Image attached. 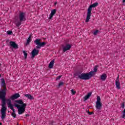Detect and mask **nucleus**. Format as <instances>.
<instances>
[{"mask_svg": "<svg viewBox=\"0 0 125 125\" xmlns=\"http://www.w3.org/2000/svg\"><path fill=\"white\" fill-rule=\"evenodd\" d=\"M125 102H123L121 104V108H122L123 109H125Z\"/></svg>", "mask_w": 125, "mask_h": 125, "instance_id": "nucleus-26", "label": "nucleus"}, {"mask_svg": "<svg viewBox=\"0 0 125 125\" xmlns=\"http://www.w3.org/2000/svg\"><path fill=\"white\" fill-rule=\"evenodd\" d=\"M86 112H87H87H89V111L88 110H86Z\"/></svg>", "mask_w": 125, "mask_h": 125, "instance_id": "nucleus-35", "label": "nucleus"}, {"mask_svg": "<svg viewBox=\"0 0 125 125\" xmlns=\"http://www.w3.org/2000/svg\"><path fill=\"white\" fill-rule=\"evenodd\" d=\"M61 78H62V75H60V76H58L56 79V81H58V80H60V79H61Z\"/></svg>", "mask_w": 125, "mask_h": 125, "instance_id": "nucleus-25", "label": "nucleus"}, {"mask_svg": "<svg viewBox=\"0 0 125 125\" xmlns=\"http://www.w3.org/2000/svg\"><path fill=\"white\" fill-rule=\"evenodd\" d=\"M25 13L24 12H21L19 14V19L17 18L16 17H15V24L18 28L20 27L21 25L22 24L23 21H26V17H25Z\"/></svg>", "mask_w": 125, "mask_h": 125, "instance_id": "nucleus-3", "label": "nucleus"}, {"mask_svg": "<svg viewBox=\"0 0 125 125\" xmlns=\"http://www.w3.org/2000/svg\"><path fill=\"white\" fill-rule=\"evenodd\" d=\"M15 102L14 106L18 109L19 115L25 113V109L27 107V104L24 103L22 100H16Z\"/></svg>", "mask_w": 125, "mask_h": 125, "instance_id": "nucleus-2", "label": "nucleus"}, {"mask_svg": "<svg viewBox=\"0 0 125 125\" xmlns=\"http://www.w3.org/2000/svg\"><path fill=\"white\" fill-rule=\"evenodd\" d=\"M96 103H101V98H100V97H97V101Z\"/></svg>", "mask_w": 125, "mask_h": 125, "instance_id": "nucleus-24", "label": "nucleus"}, {"mask_svg": "<svg viewBox=\"0 0 125 125\" xmlns=\"http://www.w3.org/2000/svg\"><path fill=\"white\" fill-rule=\"evenodd\" d=\"M98 32H99V30H98L95 31L93 33V35L96 36V35H97V33H98Z\"/></svg>", "mask_w": 125, "mask_h": 125, "instance_id": "nucleus-28", "label": "nucleus"}, {"mask_svg": "<svg viewBox=\"0 0 125 125\" xmlns=\"http://www.w3.org/2000/svg\"><path fill=\"white\" fill-rule=\"evenodd\" d=\"M24 96L26 97V98H28V99H29L30 100H34V99H35L34 97L30 94H24Z\"/></svg>", "mask_w": 125, "mask_h": 125, "instance_id": "nucleus-16", "label": "nucleus"}, {"mask_svg": "<svg viewBox=\"0 0 125 125\" xmlns=\"http://www.w3.org/2000/svg\"><path fill=\"white\" fill-rule=\"evenodd\" d=\"M123 2L125 3V0H123Z\"/></svg>", "mask_w": 125, "mask_h": 125, "instance_id": "nucleus-33", "label": "nucleus"}, {"mask_svg": "<svg viewBox=\"0 0 125 125\" xmlns=\"http://www.w3.org/2000/svg\"><path fill=\"white\" fill-rule=\"evenodd\" d=\"M54 65V60L51 61L49 63L48 68L49 69H52V68H53Z\"/></svg>", "mask_w": 125, "mask_h": 125, "instance_id": "nucleus-17", "label": "nucleus"}, {"mask_svg": "<svg viewBox=\"0 0 125 125\" xmlns=\"http://www.w3.org/2000/svg\"><path fill=\"white\" fill-rule=\"evenodd\" d=\"M8 42V41H6V42Z\"/></svg>", "mask_w": 125, "mask_h": 125, "instance_id": "nucleus-38", "label": "nucleus"}, {"mask_svg": "<svg viewBox=\"0 0 125 125\" xmlns=\"http://www.w3.org/2000/svg\"><path fill=\"white\" fill-rule=\"evenodd\" d=\"M56 4H57V2H55L54 4V5H56Z\"/></svg>", "mask_w": 125, "mask_h": 125, "instance_id": "nucleus-32", "label": "nucleus"}, {"mask_svg": "<svg viewBox=\"0 0 125 125\" xmlns=\"http://www.w3.org/2000/svg\"><path fill=\"white\" fill-rule=\"evenodd\" d=\"M91 94H92V92L88 93L87 94V95L86 96H85L83 98L84 101H86V100H87V99H89V97H90V96H91Z\"/></svg>", "mask_w": 125, "mask_h": 125, "instance_id": "nucleus-14", "label": "nucleus"}, {"mask_svg": "<svg viewBox=\"0 0 125 125\" xmlns=\"http://www.w3.org/2000/svg\"><path fill=\"white\" fill-rule=\"evenodd\" d=\"M1 63H0V66H1Z\"/></svg>", "mask_w": 125, "mask_h": 125, "instance_id": "nucleus-37", "label": "nucleus"}, {"mask_svg": "<svg viewBox=\"0 0 125 125\" xmlns=\"http://www.w3.org/2000/svg\"><path fill=\"white\" fill-rule=\"evenodd\" d=\"M41 41H42V39H37L36 40L34 41V43L36 44V49H40L41 47H42L46 44V42H41Z\"/></svg>", "mask_w": 125, "mask_h": 125, "instance_id": "nucleus-7", "label": "nucleus"}, {"mask_svg": "<svg viewBox=\"0 0 125 125\" xmlns=\"http://www.w3.org/2000/svg\"><path fill=\"white\" fill-rule=\"evenodd\" d=\"M56 13V9H53L51 11V12L49 15V17L48 18V19L50 20V19H52V17H53V16H54V15Z\"/></svg>", "mask_w": 125, "mask_h": 125, "instance_id": "nucleus-13", "label": "nucleus"}, {"mask_svg": "<svg viewBox=\"0 0 125 125\" xmlns=\"http://www.w3.org/2000/svg\"><path fill=\"white\" fill-rule=\"evenodd\" d=\"M120 76L118 75L116 81H115V85L117 89H121V83H120Z\"/></svg>", "mask_w": 125, "mask_h": 125, "instance_id": "nucleus-10", "label": "nucleus"}, {"mask_svg": "<svg viewBox=\"0 0 125 125\" xmlns=\"http://www.w3.org/2000/svg\"><path fill=\"white\" fill-rule=\"evenodd\" d=\"M107 79V75L106 74H103L101 75V80L102 81H106Z\"/></svg>", "mask_w": 125, "mask_h": 125, "instance_id": "nucleus-18", "label": "nucleus"}, {"mask_svg": "<svg viewBox=\"0 0 125 125\" xmlns=\"http://www.w3.org/2000/svg\"><path fill=\"white\" fill-rule=\"evenodd\" d=\"M31 39H32V35H30L27 40L26 43V45H28V44H30V42L32 41Z\"/></svg>", "mask_w": 125, "mask_h": 125, "instance_id": "nucleus-20", "label": "nucleus"}, {"mask_svg": "<svg viewBox=\"0 0 125 125\" xmlns=\"http://www.w3.org/2000/svg\"><path fill=\"white\" fill-rule=\"evenodd\" d=\"M96 108L97 110H100L102 108V103H96Z\"/></svg>", "mask_w": 125, "mask_h": 125, "instance_id": "nucleus-15", "label": "nucleus"}, {"mask_svg": "<svg viewBox=\"0 0 125 125\" xmlns=\"http://www.w3.org/2000/svg\"><path fill=\"white\" fill-rule=\"evenodd\" d=\"M10 109L13 111V112L11 113V116L13 117V118H16V114L15 113V109L14 108L11 107Z\"/></svg>", "mask_w": 125, "mask_h": 125, "instance_id": "nucleus-19", "label": "nucleus"}, {"mask_svg": "<svg viewBox=\"0 0 125 125\" xmlns=\"http://www.w3.org/2000/svg\"><path fill=\"white\" fill-rule=\"evenodd\" d=\"M25 116H26V117H29V116H30V115H29V114H25Z\"/></svg>", "mask_w": 125, "mask_h": 125, "instance_id": "nucleus-31", "label": "nucleus"}, {"mask_svg": "<svg viewBox=\"0 0 125 125\" xmlns=\"http://www.w3.org/2000/svg\"><path fill=\"white\" fill-rule=\"evenodd\" d=\"M9 45L10 46V48L12 47V48H14V49H18V44L14 41H10L9 42Z\"/></svg>", "mask_w": 125, "mask_h": 125, "instance_id": "nucleus-9", "label": "nucleus"}, {"mask_svg": "<svg viewBox=\"0 0 125 125\" xmlns=\"http://www.w3.org/2000/svg\"><path fill=\"white\" fill-rule=\"evenodd\" d=\"M87 114H88V115H93L94 113L93 112H87Z\"/></svg>", "mask_w": 125, "mask_h": 125, "instance_id": "nucleus-30", "label": "nucleus"}, {"mask_svg": "<svg viewBox=\"0 0 125 125\" xmlns=\"http://www.w3.org/2000/svg\"><path fill=\"white\" fill-rule=\"evenodd\" d=\"M7 35H11L12 34V31H7Z\"/></svg>", "mask_w": 125, "mask_h": 125, "instance_id": "nucleus-29", "label": "nucleus"}, {"mask_svg": "<svg viewBox=\"0 0 125 125\" xmlns=\"http://www.w3.org/2000/svg\"><path fill=\"white\" fill-rule=\"evenodd\" d=\"M40 52V50H38L36 48H34L31 52V59H34V58L39 55Z\"/></svg>", "mask_w": 125, "mask_h": 125, "instance_id": "nucleus-8", "label": "nucleus"}, {"mask_svg": "<svg viewBox=\"0 0 125 125\" xmlns=\"http://www.w3.org/2000/svg\"><path fill=\"white\" fill-rule=\"evenodd\" d=\"M61 85H64V83L63 82H60L58 85L57 86L58 88H60V86H61Z\"/></svg>", "mask_w": 125, "mask_h": 125, "instance_id": "nucleus-23", "label": "nucleus"}, {"mask_svg": "<svg viewBox=\"0 0 125 125\" xmlns=\"http://www.w3.org/2000/svg\"><path fill=\"white\" fill-rule=\"evenodd\" d=\"M1 84H2V86L4 87V88H6V86H5V81H4V79L2 78L1 79Z\"/></svg>", "mask_w": 125, "mask_h": 125, "instance_id": "nucleus-21", "label": "nucleus"}, {"mask_svg": "<svg viewBox=\"0 0 125 125\" xmlns=\"http://www.w3.org/2000/svg\"><path fill=\"white\" fill-rule=\"evenodd\" d=\"M6 90L7 89L5 87L4 88L1 89L0 90V100H1V109L0 110V113H1V118L2 120H4V118L5 117H6V110H7V108H6V106L5 105H6V102L7 104L8 105V106L9 108H12L13 107V105L12 104H11V99H8L6 100V98H5L6 96Z\"/></svg>", "mask_w": 125, "mask_h": 125, "instance_id": "nucleus-1", "label": "nucleus"}, {"mask_svg": "<svg viewBox=\"0 0 125 125\" xmlns=\"http://www.w3.org/2000/svg\"><path fill=\"white\" fill-rule=\"evenodd\" d=\"M98 5V2H95L89 5L87 11V16L85 20L86 23L89 21L90 20V17L91 16V11L92 10V8L96 7Z\"/></svg>", "mask_w": 125, "mask_h": 125, "instance_id": "nucleus-5", "label": "nucleus"}, {"mask_svg": "<svg viewBox=\"0 0 125 125\" xmlns=\"http://www.w3.org/2000/svg\"><path fill=\"white\" fill-rule=\"evenodd\" d=\"M22 52L24 54L25 59H27V56H28V53H27V51L25 50L23 51Z\"/></svg>", "mask_w": 125, "mask_h": 125, "instance_id": "nucleus-22", "label": "nucleus"}, {"mask_svg": "<svg viewBox=\"0 0 125 125\" xmlns=\"http://www.w3.org/2000/svg\"><path fill=\"white\" fill-rule=\"evenodd\" d=\"M78 76L79 79H80V80H89L90 78H91V75L90 73H82L81 72V71H78L75 74H74V77H77Z\"/></svg>", "mask_w": 125, "mask_h": 125, "instance_id": "nucleus-4", "label": "nucleus"}, {"mask_svg": "<svg viewBox=\"0 0 125 125\" xmlns=\"http://www.w3.org/2000/svg\"><path fill=\"white\" fill-rule=\"evenodd\" d=\"M98 67H99V65H95L94 67V71H91L90 72H89L90 73V74L92 77H93V76H95V73L97 72V68H98Z\"/></svg>", "mask_w": 125, "mask_h": 125, "instance_id": "nucleus-12", "label": "nucleus"}, {"mask_svg": "<svg viewBox=\"0 0 125 125\" xmlns=\"http://www.w3.org/2000/svg\"><path fill=\"white\" fill-rule=\"evenodd\" d=\"M62 50L63 52H66L67 50H70L71 47H72V45L69 44V40H66L64 41V43L62 45Z\"/></svg>", "mask_w": 125, "mask_h": 125, "instance_id": "nucleus-6", "label": "nucleus"}, {"mask_svg": "<svg viewBox=\"0 0 125 125\" xmlns=\"http://www.w3.org/2000/svg\"><path fill=\"white\" fill-rule=\"evenodd\" d=\"M76 91L74 90V89L71 90V93L73 94V95H75V94H76Z\"/></svg>", "mask_w": 125, "mask_h": 125, "instance_id": "nucleus-27", "label": "nucleus"}, {"mask_svg": "<svg viewBox=\"0 0 125 125\" xmlns=\"http://www.w3.org/2000/svg\"><path fill=\"white\" fill-rule=\"evenodd\" d=\"M0 78H1V75H0Z\"/></svg>", "mask_w": 125, "mask_h": 125, "instance_id": "nucleus-36", "label": "nucleus"}, {"mask_svg": "<svg viewBox=\"0 0 125 125\" xmlns=\"http://www.w3.org/2000/svg\"><path fill=\"white\" fill-rule=\"evenodd\" d=\"M20 97V94L18 93H15L14 95L10 97L11 100H15V99H17Z\"/></svg>", "mask_w": 125, "mask_h": 125, "instance_id": "nucleus-11", "label": "nucleus"}, {"mask_svg": "<svg viewBox=\"0 0 125 125\" xmlns=\"http://www.w3.org/2000/svg\"><path fill=\"white\" fill-rule=\"evenodd\" d=\"M0 125H2V124L0 122Z\"/></svg>", "mask_w": 125, "mask_h": 125, "instance_id": "nucleus-34", "label": "nucleus"}]
</instances>
